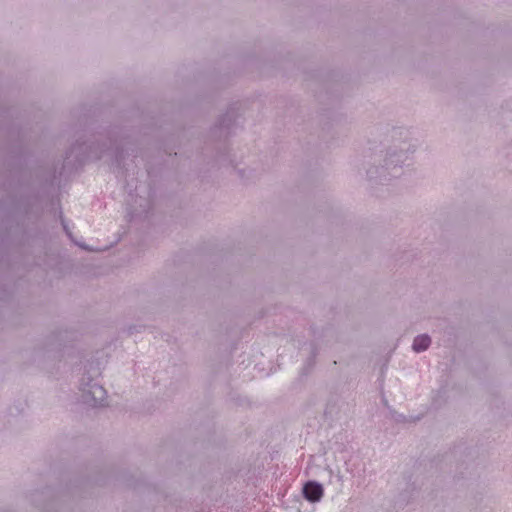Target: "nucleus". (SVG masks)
<instances>
[{"label": "nucleus", "mask_w": 512, "mask_h": 512, "mask_svg": "<svg viewBox=\"0 0 512 512\" xmlns=\"http://www.w3.org/2000/svg\"><path fill=\"white\" fill-rule=\"evenodd\" d=\"M405 147H401L399 151H390L385 159V165L380 168H370L367 171V176L370 180L379 181L385 183L391 178H397L401 175V165L408 159V151L410 150V144H404Z\"/></svg>", "instance_id": "f257e3e1"}, {"label": "nucleus", "mask_w": 512, "mask_h": 512, "mask_svg": "<svg viewBox=\"0 0 512 512\" xmlns=\"http://www.w3.org/2000/svg\"><path fill=\"white\" fill-rule=\"evenodd\" d=\"M79 388L82 391V398L85 403L92 406L105 405L106 390L102 385L94 382L91 376L83 375Z\"/></svg>", "instance_id": "f03ea898"}, {"label": "nucleus", "mask_w": 512, "mask_h": 512, "mask_svg": "<svg viewBox=\"0 0 512 512\" xmlns=\"http://www.w3.org/2000/svg\"><path fill=\"white\" fill-rule=\"evenodd\" d=\"M302 493L307 501L316 503L322 499L324 488L319 482L310 480L303 485Z\"/></svg>", "instance_id": "7ed1b4c3"}, {"label": "nucleus", "mask_w": 512, "mask_h": 512, "mask_svg": "<svg viewBox=\"0 0 512 512\" xmlns=\"http://www.w3.org/2000/svg\"><path fill=\"white\" fill-rule=\"evenodd\" d=\"M430 344L431 338L427 334L418 335L414 338L412 349L416 353H420L427 350Z\"/></svg>", "instance_id": "20e7f679"}, {"label": "nucleus", "mask_w": 512, "mask_h": 512, "mask_svg": "<svg viewBox=\"0 0 512 512\" xmlns=\"http://www.w3.org/2000/svg\"><path fill=\"white\" fill-rule=\"evenodd\" d=\"M80 247L86 249V250H92L90 247L88 246H85V245H82V244H78Z\"/></svg>", "instance_id": "39448f33"}, {"label": "nucleus", "mask_w": 512, "mask_h": 512, "mask_svg": "<svg viewBox=\"0 0 512 512\" xmlns=\"http://www.w3.org/2000/svg\"><path fill=\"white\" fill-rule=\"evenodd\" d=\"M62 224H63L64 230H65V231H66V233L70 236V234H69V232H68V230H67V227H66V225L64 224V221H62Z\"/></svg>", "instance_id": "423d86ee"}]
</instances>
